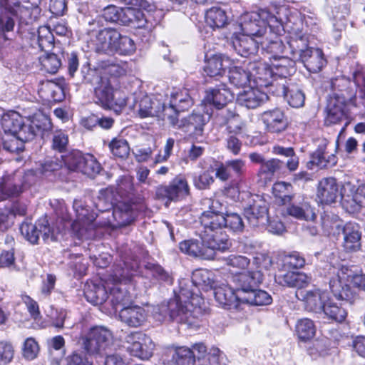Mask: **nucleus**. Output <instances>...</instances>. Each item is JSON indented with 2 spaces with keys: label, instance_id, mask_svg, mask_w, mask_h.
<instances>
[{
  "label": "nucleus",
  "instance_id": "nucleus-1",
  "mask_svg": "<svg viewBox=\"0 0 365 365\" xmlns=\"http://www.w3.org/2000/svg\"><path fill=\"white\" fill-rule=\"evenodd\" d=\"M317 197L320 203L326 205L336 202L341 198L343 206L351 212L365 206V196L362 190L356 189L350 182H346L339 190L334 178H326L319 181Z\"/></svg>",
  "mask_w": 365,
  "mask_h": 365
},
{
  "label": "nucleus",
  "instance_id": "nucleus-2",
  "mask_svg": "<svg viewBox=\"0 0 365 365\" xmlns=\"http://www.w3.org/2000/svg\"><path fill=\"white\" fill-rule=\"evenodd\" d=\"M272 263L268 255L259 254L254 258L252 267L248 272L234 274L232 282L238 294L246 296L249 292L260 284L264 278L263 270L268 269Z\"/></svg>",
  "mask_w": 365,
  "mask_h": 365
},
{
  "label": "nucleus",
  "instance_id": "nucleus-3",
  "mask_svg": "<svg viewBox=\"0 0 365 365\" xmlns=\"http://www.w3.org/2000/svg\"><path fill=\"white\" fill-rule=\"evenodd\" d=\"M157 313L160 317L159 320L168 318L171 321L192 326L195 324L200 308L194 307L190 301H183L180 297H175L168 302L162 303L158 307Z\"/></svg>",
  "mask_w": 365,
  "mask_h": 365
},
{
  "label": "nucleus",
  "instance_id": "nucleus-4",
  "mask_svg": "<svg viewBox=\"0 0 365 365\" xmlns=\"http://www.w3.org/2000/svg\"><path fill=\"white\" fill-rule=\"evenodd\" d=\"M277 24H281L277 18L265 10H261L259 13L245 12L237 20V26L239 31H237L262 38L269 30L267 25L269 29L277 26Z\"/></svg>",
  "mask_w": 365,
  "mask_h": 365
},
{
  "label": "nucleus",
  "instance_id": "nucleus-5",
  "mask_svg": "<svg viewBox=\"0 0 365 365\" xmlns=\"http://www.w3.org/2000/svg\"><path fill=\"white\" fill-rule=\"evenodd\" d=\"M119 190H125L127 193L129 200L132 201L131 203L120 202H118L113 210V217L115 221V226L124 227L131 223L135 217L138 210L143 208L141 202L143 198L138 197L135 201H133V197L135 196V190L131 178H126L123 180L119 185Z\"/></svg>",
  "mask_w": 365,
  "mask_h": 365
},
{
  "label": "nucleus",
  "instance_id": "nucleus-6",
  "mask_svg": "<svg viewBox=\"0 0 365 365\" xmlns=\"http://www.w3.org/2000/svg\"><path fill=\"white\" fill-rule=\"evenodd\" d=\"M209 203H211L210 208L211 210L205 211L200 217V223L203 230H201L200 235L203 236L205 240L215 241L217 244L222 242L225 245V250L230 246V242L227 236L222 232L224 227V215L214 210L215 204L217 201L206 199Z\"/></svg>",
  "mask_w": 365,
  "mask_h": 365
},
{
  "label": "nucleus",
  "instance_id": "nucleus-7",
  "mask_svg": "<svg viewBox=\"0 0 365 365\" xmlns=\"http://www.w3.org/2000/svg\"><path fill=\"white\" fill-rule=\"evenodd\" d=\"M112 339V332L107 327L96 326L82 333L78 344L86 354L91 356H101L105 354Z\"/></svg>",
  "mask_w": 365,
  "mask_h": 365
},
{
  "label": "nucleus",
  "instance_id": "nucleus-8",
  "mask_svg": "<svg viewBox=\"0 0 365 365\" xmlns=\"http://www.w3.org/2000/svg\"><path fill=\"white\" fill-rule=\"evenodd\" d=\"M289 46L293 55H298L299 60L309 72L317 73L324 66L326 61L322 51L312 47L304 48L307 46V39L304 36H301L299 38L292 37Z\"/></svg>",
  "mask_w": 365,
  "mask_h": 365
},
{
  "label": "nucleus",
  "instance_id": "nucleus-9",
  "mask_svg": "<svg viewBox=\"0 0 365 365\" xmlns=\"http://www.w3.org/2000/svg\"><path fill=\"white\" fill-rule=\"evenodd\" d=\"M102 17L107 22L123 26L133 25L141 26L144 21L143 12L132 7L120 8L115 5H108L101 12Z\"/></svg>",
  "mask_w": 365,
  "mask_h": 365
},
{
  "label": "nucleus",
  "instance_id": "nucleus-10",
  "mask_svg": "<svg viewBox=\"0 0 365 365\" xmlns=\"http://www.w3.org/2000/svg\"><path fill=\"white\" fill-rule=\"evenodd\" d=\"M200 237V241L189 240L180 242V250L185 254L203 259H212L216 250H225V245L222 242L217 244L215 241L204 239L203 236Z\"/></svg>",
  "mask_w": 365,
  "mask_h": 365
},
{
  "label": "nucleus",
  "instance_id": "nucleus-11",
  "mask_svg": "<svg viewBox=\"0 0 365 365\" xmlns=\"http://www.w3.org/2000/svg\"><path fill=\"white\" fill-rule=\"evenodd\" d=\"M114 277L115 280L120 282V284L119 285L116 284L110 288L109 299L113 310L118 312L120 311L121 308L131 304L132 297L121 282L123 281H130L132 277V274L127 267H118L114 271Z\"/></svg>",
  "mask_w": 365,
  "mask_h": 365
},
{
  "label": "nucleus",
  "instance_id": "nucleus-12",
  "mask_svg": "<svg viewBox=\"0 0 365 365\" xmlns=\"http://www.w3.org/2000/svg\"><path fill=\"white\" fill-rule=\"evenodd\" d=\"M242 205L245 216L251 226L264 225L268 221L267 203L261 196L252 195Z\"/></svg>",
  "mask_w": 365,
  "mask_h": 365
},
{
  "label": "nucleus",
  "instance_id": "nucleus-13",
  "mask_svg": "<svg viewBox=\"0 0 365 365\" xmlns=\"http://www.w3.org/2000/svg\"><path fill=\"white\" fill-rule=\"evenodd\" d=\"M21 235L31 244L38 243L39 236L41 235L43 241L54 240L51 230L46 218L38 220L36 224L23 222L20 227Z\"/></svg>",
  "mask_w": 365,
  "mask_h": 365
},
{
  "label": "nucleus",
  "instance_id": "nucleus-14",
  "mask_svg": "<svg viewBox=\"0 0 365 365\" xmlns=\"http://www.w3.org/2000/svg\"><path fill=\"white\" fill-rule=\"evenodd\" d=\"M26 175L22 171H16L4 176L0 182V200L19 196L26 183Z\"/></svg>",
  "mask_w": 365,
  "mask_h": 365
},
{
  "label": "nucleus",
  "instance_id": "nucleus-15",
  "mask_svg": "<svg viewBox=\"0 0 365 365\" xmlns=\"http://www.w3.org/2000/svg\"><path fill=\"white\" fill-rule=\"evenodd\" d=\"M126 349L130 354L140 359H148L152 355L151 339L141 332L132 333L126 337Z\"/></svg>",
  "mask_w": 365,
  "mask_h": 365
},
{
  "label": "nucleus",
  "instance_id": "nucleus-16",
  "mask_svg": "<svg viewBox=\"0 0 365 365\" xmlns=\"http://www.w3.org/2000/svg\"><path fill=\"white\" fill-rule=\"evenodd\" d=\"M49 120L42 115H35L32 118H24V125L21 126L16 135L24 143L32 140L41 130H47Z\"/></svg>",
  "mask_w": 365,
  "mask_h": 365
},
{
  "label": "nucleus",
  "instance_id": "nucleus-17",
  "mask_svg": "<svg viewBox=\"0 0 365 365\" xmlns=\"http://www.w3.org/2000/svg\"><path fill=\"white\" fill-rule=\"evenodd\" d=\"M190 193V187L186 179L182 175L176 176L168 186H160L156 195L160 197H167L171 200L184 198Z\"/></svg>",
  "mask_w": 365,
  "mask_h": 365
},
{
  "label": "nucleus",
  "instance_id": "nucleus-18",
  "mask_svg": "<svg viewBox=\"0 0 365 365\" xmlns=\"http://www.w3.org/2000/svg\"><path fill=\"white\" fill-rule=\"evenodd\" d=\"M232 45L239 55L249 57L257 52L260 46V39L235 31L232 36Z\"/></svg>",
  "mask_w": 365,
  "mask_h": 365
},
{
  "label": "nucleus",
  "instance_id": "nucleus-19",
  "mask_svg": "<svg viewBox=\"0 0 365 365\" xmlns=\"http://www.w3.org/2000/svg\"><path fill=\"white\" fill-rule=\"evenodd\" d=\"M120 33L115 29L106 28L96 35L95 49L98 53L113 55L116 51V43Z\"/></svg>",
  "mask_w": 365,
  "mask_h": 365
},
{
  "label": "nucleus",
  "instance_id": "nucleus-20",
  "mask_svg": "<svg viewBox=\"0 0 365 365\" xmlns=\"http://www.w3.org/2000/svg\"><path fill=\"white\" fill-rule=\"evenodd\" d=\"M328 141L322 139L317 149L311 154L310 160L307 162V167L314 169L315 167L319 169H327L334 166L337 163V158L334 154L326 153Z\"/></svg>",
  "mask_w": 365,
  "mask_h": 365
},
{
  "label": "nucleus",
  "instance_id": "nucleus-21",
  "mask_svg": "<svg viewBox=\"0 0 365 365\" xmlns=\"http://www.w3.org/2000/svg\"><path fill=\"white\" fill-rule=\"evenodd\" d=\"M299 294L307 310L319 314L322 313L324 306L329 298L326 292L319 289L301 291Z\"/></svg>",
  "mask_w": 365,
  "mask_h": 365
},
{
  "label": "nucleus",
  "instance_id": "nucleus-22",
  "mask_svg": "<svg viewBox=\"0 0 365 365\" xmlns=\"http://www.w3.org/2000/svg\"><path fill=\"white\" fill-rule=\"evenodd\" d=\"M214 296L218 304L225 309H238L242 304V294H238L236 291L227 285L215 288Z\"/></svg>",
  "mask_w": 365,
  "mask_h": 365
},
{
  "label": "nucleus",
  "instance_id": "nucleus-23",
  "mask_svg": "<svg viewBox=\"0 0 365 365\" xmlns=\"http://www.w3.org/2000/svg\"><path fill=\"white\" fill-rule=\"evenodd\" d=\"M119 318L127 326L136 328L142 326L146 322L147 312L140 306L130 304L120 309Z\"/></svg>",
  "mask_w": 365,
  "mask_h": 365
},
{
  "label": "nucleus",
  "instance_id": "nucleus-24",
  "mask_svg": "<svg viewBox=\"0 0 365 365\" xmlns=\"http://www.w3.org/2000/svg\"><path fill=\"white\" fill-rule=\"evenodd\" d=\"M327 120L329 123H337L345 119L348 114V105L344 97L334 95L328 100Z\"/></svg>",
  "mask_w": 365,
  "mask_h": 365
},
{
  "label": "nucleus",
  "instance_id": "nucleus-25",
  "mask_svg": "<svg viewBox=\"0 0 365 365\" xmlns=\"http://www.w3.org/2000/svg\"><path fill=\"white\" fill-rule=\"evenodd\" d=\"M208 121V118L200 113L192 112L187 117L180 120L178 129L190 133L195 138L202 137L204 127Z\"/></svg>",
  "mask_w": 365,
  "mask_h": 365
},
{
  "label": "nucleus",
  "instance_id": "nucleus-26",
  "mask_svg": "<svg viewBox=\"0 0 365 365\" xmlns=\"http://www.w3.org/2000/svg\"><path fill=\"white\" fill-rule=\"evenodd\" d=\"M252 79L259 86H272L276 81L272 66L264 63H250Z\"/></svg>",
  "mask_w": 365,
  "mask_h": 365
},
{
  "label": "nucleus",
  "instance_id": "nucleus-27",
  "mask_svg": "<svg viewBox=\"0 0 365 365\" xmlns=\"http://www.w3.org/2000/svg\"><path fill=\"white\" fill-rule=\"evenodd\" d=\"M237 103L248 109H255L268 100V96L257 88H249L237 93Z\"/></svg>",
  "mask_w": 365,
  "mask_h": 365
},
{
  "label": "nucleus",
  "instance_id": "nucleus-28",
  "mask_svg": "<svg viewBox=\"0 0 365 365\" xmlns=\"http://www.w3.org/2000/svg\"><path fill=\"white\" fill-rule=\"evenodd\" d=\"M262 118L266 129L271 133L284 131L288 125L284 113L277 108L264 112Z\"/></svg>",
  "mask_w": 365,
  "mask_h": 365
},
{
  "label": "nucleus",
  "instance_id": "nucleus-29",
  "mask_svg": "<svg viewBox=\"0 0 365 365\" xmlns=\"http://www.w3.org/2000/svg\"><path fill=\"white\" fill-rule=\"evenodd\" d=\"M205 101L217 109L222 108L233 99V93L225 84H220L206 91Z\"/></svg>",
  "mask_w": 365,
  "mask_h": 365
},
{
  "label": "nucleus",
  "instance_id": "nucleus-30",
  "mask_svg": "<svg viewBox=\"0 0 365 365\" xmlns=\"http://www.w3.org/2000/svg\"><path fill=\"white\" fill-rule=\"evenodd\" d=\"M341 232L344 236L343 247L346 252H356L361 248V233L357 225L347 223Z\"/></svg>",
  "mask_w": 365,
  "mask_h": 365
},
{
  "label": "nucleus",
  "instance_id": "nucleus-31",
  "mask_svg": "<svg viewBox=\"0 0 365 365\" xmlns=\"http://www.w3.org/2000/svg\"><path fill=\"white\" fill-rule=\"evenodd\" d=\"M134 110L140 118L160 115V102L144 96L134 104Z\"/></svg>",
  "mask_w": 365,
  "mask_h": 365
},
{
  "label": "nucleus",
  "instance_id": "nucleus-32",
  "mask_svg": "<svg viewBox=\"0 0 365 365\" xmlns=\"http://www.w3.org/2000/svg\"><path fill=\"white\" fill-rule=\"evenodd\" d=\"M259 39L262 49L270 53L272 58H277L283 53L285 46L278 35L272 32V28H269L267 34L263 35V37Z\"/></svg>",
  "mask_w": 365,
  "mask_h": 365
},
{
  "label": "nucleus",
  "instance_id": "nucleus-33",
  "mask_svg": "<svg viewBox=\"0 0 365 365\" xmlns=\"http://www.w3.org/2000/svg\"><path fill=\"white\" fill-rule=\"evenodd\" d=\"M232 61L229 57L222 55H214L206 63L204 71L211 77L221 76L225 71L230 68Z\"/></svg>",
  "mask_w": 365,
  "mask_h": 365
},
{
  "label": "nucleus",
  "instance_id": "nucleus-34",
  "mask_svg": "<svg viewBox=\"0 0 365 365\" xmlns=\"http://www.w3.org/2000/svg\"><path fill=\"white\" fill-rule=\"evenodd\" d=\"M329 287L334 295L339 299L352 304L357 298L356 292L349 285L342 286V282L338 273L330 279Z\"/></svg>",
  "mask_w": 365,
  "mask_h": 365
},
{
  "label": "nucleus",
  "instance_id": "nucleus-35",
  "mask_svg": "<svg viewBox=\"0 0 365 365\" xmlns=\"http://www.w3.org/2000/svg\"><path fill=\"white\" fill-rule=\"evenodd\" d=\"M117 94H120V91H114L107 80H101V84L95 88L96 102L106 109H108L109 106H112L110 103L113 102V98Z\"/></svg>",
  "mask_w": 365,
  "mask_h": 365
},
{
  "label": "nucleus",
  "instance_id": "nucleus-36",
  "mask_svg": "<svg viewBox=\"0 0 365 365\" xmlns=\"http://www.w3.org/2000/svg\"><path fill=\"white\" fill-rule=\"evenodd\" d=\"M73 207L77 213V220L73 224V230H76L80 238H87L89 235L86 234V228L85 226H93L91 224L92 220L88 217V210L82 207L81 202L78 200H75L73 202Z\"/></svg>",
  "mask_w": 365,
  "mask_h": 365
},
{
  "label": "nucleus",
  "instance_id": "nucleus-37",
  "mask_svg": "<svg viewBox=\"0 0 365 365\" xmlns=\"http://www.w3.org/2000/svg\"><path fill=\"white\" fill-rule=\"evenodd\" d=\"M86 300L93 305H101L108 298L106 287L102 284L87 283L84 288Z\"/></svg>",
  "mask_w": 365,
  "mask_h": 365
},
{
  "label": "nucleus",
  "instance_id": "nucleus-38",
  "mask_svg": "<svg viewBox=\"0 0 365 365\" xmlns=\"http://www.w3.org/2000/svg\"><path fill=\"white\" fill-rule=\"evenodd\" d=\"M1 125L6 135H16L24 125V118L17 112L4 113L1 119Z\"/></svg>",
  "mask_w": 365,
  "mask_h": 365
},
{
  "label": "nucleus",
  "instance_id": "nucleus-39",
  "mask_svg": "<svg viewBox=\"0 0 365 365\" xmlns=\"http://www.w3.org/2000/svg\"><path fill=\"white\" fill-rule=\"evenodd\" d=\"M17 16L16 9H8L6 6L0 5V34L4 40H9L6 33L11 32L15 26L14 16Z\"/></svg>",
  "mask_w": 365,
  "mask_h": 365
},
{
  "label": "nucleus",
  "instance_id": "nucleus-40",
  "mask_svg": "<svg viewBox=\"0 0 365 365\" xmlns=\"http://www.w3.org/2000/svg\"><path fill=\"white\" fill-rule=\"evenodd\" d=\"M279 93L285 98L288 103L293 108L302 107L305 101V95L303 91L297 86H285L280 85Z\"/></svg>",
  "mask_w": 365,
  "mask_h": 365
},
{
  "label": "nucleus",
  "instance_id": "nucleus-41",
  "mask_svg": "<svg viewBox=\"0 0 365 365\" xmlns=\"http://www.w3.org/2000/svg\"><path fill=\"white\" fill-rule=\"evenodd\" d=\"M275 281L284 287H302L307 283V276L298 272H287L275 277Z\"/></svg>",
  "mask_w": 365,
  "mask_h": 365
},
{
  "label": "nucleus",
  "instance_id": "nucleus-42",
  "mask_svg": "<svg viewBox=\"0 0 365 365\" xmlns=\"http://www.w3.org/2000/svg\"><path fill=\"white\" fill-rule=\"evenodd\" d=\"M205 21L211 28L220 29L227 24L228 17L224 9L220 7H212L205 14Z\"/></svg>",
  "mask_w": 365,
  "mask_h": 365
},
{
  "label": "nucleus",
  "instance_id": "nucleus-43",
  "mask_svg": "<svg viewBox=\"0 0 365 365\" xmlns=\"http://www.w3.org/2000/svg\"><path fill=\"white\" fill-rule=\"evenodd\" d=\"M34 0L29 3V6H22L16 9L17 16L21 24H31L39 17L41 9L38 7L40 3L34 4Z\"/></svg>",
  "mask_w": 365,
  "mask_h": 365
},
{
  "label": "nucleus",
  "instance_id": "nucleus-44",
  "mask_svg": "<svg viewBox=\"0 0 365 365\" xmlns=\"http://www.w3.org/2000/svg\"><path fill=\"white\" fill-rule=\"evenodd\" d=\"M228 69L230 70V82L236 87H245L252 80L250 69V71H246L238 66H230V68Z\"/></svg>",
  "mask_w": 365,
  "mask_h": 365
},
{
  "label": "nucleus",
  "instance_id": "nucleus-45",
  "mask_svg": "<svg viewBox=\"0 0 365 365\" xmlns=\"http://www.w3.org/2000/svg\"><path fill=\"white\" fill-rule=\"evenodd\" d=\"M272 301L271 296L265 291L256 289L255 287L249 292L246 296H242V304H248L255 306H264L269 304Z\"/></svg>",
  "mask_w": 365,
  "mask_h": 365
},
{
  "label": "nucleus",
  "instance_id": "nucleus-46",
  "mask_svg": "<svg viewBox=\"0 0 365 365\" xmlns=\"http://www.w3.org/2000/svg\"><path fill=\"white\" fill-rule=\"evenodd\" d=\"M295 332L299 340L307 341L314 336L316 327L313 321L304 318L297 321Z\"/></svg>",
  "mask_w": 365,
  "mask_h": 365
},
{
  "label": "nucleus",
  "instance_id": "nucleus-47",
  "mask_svg": "<svg viewBox=\"0 0 365 365\" xmlns=\"http://www.w3.org/2000/svg\"><path fill=\"white\" fill-rule=\"evenodd\" d=\"M287 213L299 220H314L316 215L307 202H303L300 205H292L287 207Z\"/></svg>",
  "mask_w": 365,
  "mask_h": 365
},
{
  "label": "nucleus",
  "instance_id": "nucleus-48",
  "mask_svg": "<svg viewBox=\"0 0 365 365\" xmlns=\"http://www.w3.org/2000/svg\"><path fill=\"white\" fill-rule=\"evenodd\" d=\"M170 102L172 106H176L183 112L190 109L193 104L192 99L186 89L172 92Z\"/></svg>",
  "mask_w": 365,
  "mask_h": 365
},
{
  "label": "nucleus",
  "instance_id": "nucleus-49",
  "mask_svg": "<svg viewBox=\"0 0 365 365\" xmlns=\"http://www.w3.org/2000/svg\"><path fill=\"white\" fill-rule=\"evenodd\" d=\"M322 225L327 235L334 236L339 235L344 227L336 215L327 212L322 216Z\"/></svg>",
  "mask_w": 365,
  "mask_h": 365
},
{
  "label": "nucleus",
  "instance_id": "nucleus-50",
  "mask_svg": "<svg viewBox=\"0 0 365 365\" xmlns=\"http://www.w3.org/2000/svg\"><path fill=\"white\" fill-rule=\"evenodd\" d=\"M181 112L182 111L178 109L176 106H172L170 102L169 106H165L164 103H160V115L158 117L163 120H167L171 126L178 128L180 124V120L178 119V116Z\"/></svg>",
  "mask_w": 365,
  "mask_h": 365
},
{
  "label": "nucleus",
  "instance_id": "nucleus-51",
  "mask_svg": "<svg viewBox=\"0 0 365 365\" xmlns=\"http://www.w3.org/2000/svg\"><path fill=\"white\" fill-rule=\"evenodd\" d=\"M322 313L329 319L338 322H343L347 315V312L344 307L337 305V304L333 302L329 298L324 306Z\"/></svg>",
  "mask_w": 365,
  "mask_h": 365
},
{
  "label": "nucleus",
  "instance_id": "nucleus-52",
  "mask_svg": "<svg viewBox=\"0 0 365 365\" xmlns=\"http://www.w3.org/2000/svg\"><path fill=\"white\" fill-rule=\"evenodd\" d=\"M44 88L49 93L52 101L55 102H61L65 98V81L63 80L47 81L44 84Z\"/></svg>",
  "mask_w": 365,
  "mask_h": 365
},
{
  "label": "nucleus",
  "instance_id": "nucleus-53",
  "mask_svg": "<svg viewBox=\"0 0 365 365\" xmlns=\"http://www.w3.org/2000/svg\"><path fill=\"white\" fill-rule=\"evenodd\" d=\"M172 361L175 365H191L195 361V355L190 349L181 346L175 350Z\"/></svg>",
  "mask_w": 365,
  "mask_h": 365
},
{
  "label": "nucleus",
  "instance_id": "nucleus-54",
  "mask_svg": "<svg viewBox=\"0 0 365 365\" xmlns=\"http://www.w3.org/2000/svg\"><path fill=\"white\" fill-rule=\"evenodd\" d=\"M192 283L196 287H212V273L207 269H197L192 273Z\"/></svg>",
  "mask_w": 365,
  "mask_h": 365
},
{
  "label": "nucleus",
  "instance_id": "nucleus-55",
  "mask_svg": "<svg viewBox=\"0 0 365 365\" xmlns=\"http://www.w3.org/2000/svg\"><path fill=\"white\" fill-rule=\"evenodd\" d=\"M283 162L279 159L272 158L265 160L260 166L258 175H264L265 179H271L276 172L281 170Z\"/></svg>",
  "mask_w": 365,
  "mask_h": 365
},
{
  "label": "nucleus",
  "instance_id": "nucleus-56",
  "mask_svg": "<svg viewBox=\"0 0 365 365\" xmlns=\"http://www.w3.org/2000/svg\"><path fill=\"white\" fill-rule=\"evenodd\" d=\"M61 158L68 170L80 172L84 159V155L80 151L73 150L66 155H61Z\"/></svg>",
  "mask_w": 365,
  "mask_h": 365
},
{
  "label": "nucleus",
  "instance_id": "nucleus-57",
  "mask_svg": "<svg viewBox=\"0 0 365 365\" xmlns=\"http://www.w3.org/2000/svg\"><path fill=\"white\" fill-rule=\"evenodd\" d=\"M81 81L85 83L96 84L103 80L96 68H92L89 63H86L81 68Z\"/></svg>",
  "mask_w": 365,
  "mask_h": 365
},
{
  "label": "nucleus",
  "instance_id": "nucleus-58",
  "mask_svg": "<svg viewBox=\"0 0 365 365\" xmlns=\"http://www.w3.org/2000/svg\"><path fill=\"white\" fill-rule=\"evenodd\" d=\"M101 170V164L92 155L84 156L83 165L80 172L88 176H94L98 174Z\"/></svg>",
  "mask_w": 365,
  "mask_h": 365
},
{
  "label": "nucleus",
  "instance_id": "nucleus-59",
  "mask_svg": "<svg viewBox=\"0 0 365 365\" xmlns=\"http://www.w3.org/2000/svg\"><path fill=\"white\" fill-rule=\"evenodd\" d=\"M62 158H48L41 163L38 170L42 175H48L51 173L60 170L62 168Z\"/></svg>",
  "mask_w": 365,
  "mask_h": 365
},
{
  "label": "nucleus",
  "instance_id": "nucleus-60",
  "mask_svg": "<svg viewBox=\"0 0 365 365\" xmlns=\"http://www.w3.org/2000/svg\"><path fill=\"white\" fill-rule=\"evenodd\" d=\"M109 148L113 155L115 157L123 158L129 154V146L124 139L114 138L109 143Z\"/></svg>",
  "mask_w": 365,
  "mask_h": 365
},
{
  "label": "nucleus",
  "instance_id": "nucleus-61",
  "mask_svg": "<svg viewBox=\"0 0 365 365\" xmlns=\"http://www.w3.org/2000/svg\"><path fill=\"white\" fill-rule=\"evenodd\" d=\"M24 142L16 135H6L3 138V148L10 153H19L24 150Z\"/></svg>",
  "mask_w": 365,
  "mask_h": 365
},
{
  "label": "nucleus",
  "instance_id": "nucleus-62",
  "mask_svg": "<svg viewBox=\"0 0 365 365\" xmlns=\"http://www.w3.org/2000/svg\"><path fill=\"white\" fill-rule=\"evenodd\" d=\"M224 227L236 232H241L244 230V222L240 215L237 213H227L224 215Z\"/></svg>",
  "mask_w": 365,
  "mask_h": 365
},
{
  "label": "nucleus",
  "instance_id": "nucleus-63",
  "mask_svg": "<svg viewBox=\"0 0 365 365\" xmlns=\"http://www.w3.org/2000/svg\"><path fill=\"white\" fill-rule=\"evenodd\" d=\"M292 188L290 183L278 182L274 185L273 191L276 197L280 198L282 202L285 204L292 199V196L290 195Z\"/></svg>",
  "mask_w": 365,
  "mask_h": 365
},
{
  "label": "nucleus",
  "instance_id": "nucleus-64",
  "mask_svg": "<svg viewBox=\"0 0 365 365\" xmlns=\"http://www.w3.org/2000/svg\"><path fill=\"white\" fill-rule=\"evenodd\" d=\"M44 70L49 73H56L61 66V61L55 53H49L41 59Z\"/></svg>",
  "mask_w": 365,
  "mask_h": 365
}]
</instances>
